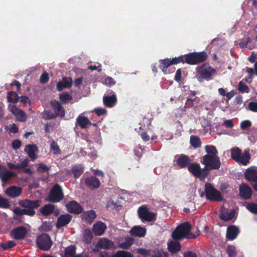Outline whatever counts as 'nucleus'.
I'll return each instance as SVG.
<instances>
[{
	"label": "nucleus",
	"mask_w": 257,
	"mask_h": 257,
	"mask_svg": "<svg viewBox=\"0 0 257 257\" xmlns=\"http://www.w3.org/2000/svg\"><path fill=\"white\" fill-rule=\"evenodd\" d=\"M190 229L191 225L188 222L183 223L176 228L172 233V236L174 239L179 240L183 238H194L199 235V231L193 234Z\"/></svg>",
	"instance_id": "1"
},
{
	"label": "nucleus",
	"mask_w": 257,
	"mask_h": 257,
	"mask_svg": "<svg viewBox=\"0 0 257 257\" xmlns=\"http://www.w3.org/2000/svg\"><path fill=\"white\" fill-rule=\"evenodd\" d=\"M178 58H181L179 59L180 63L186 62L190 65H195L204 61L206 59V55L204 52L192 53Z\"/></svg>",
	"instance_id": "2"
},
{
	"label": "nucleus",
	"mask_w": 257,
	"mask_h": 257,
	"mask_svg": "<svg viewBox=\"0 0 257 257\" xmlns=\"http://www.w3.org/2000/svg\"><path fill=\"white\" fill-rule=\"evenodd\" d=\"M201 162L205 165V169H218L220 166V161L217 155H205Z\"/></svg>",
	"instance_id": "3"
},
{
	"label": "nucleus",
	"mask_w": 257,
	"mask_h": 257,
	"mask_svg": "<svg viewBox=\"0 0 257 257\" xmlns=\"http://www.w3.org/2000/svg\"><path fill=\"white\" fill-rule=\"evenodd\" d=\"M231 156L234 160L243 165H247L250 159V155L248 152L245 151L242 153L238 148L231 150Z\"/></svg>",
	"instance_id": "4"
},
{
	"label": "nucleus",
	"mask_w": 257,
	"mask_h": 257,
	"mask_svg": "<svg viewBox=\"0 0 257 257\" xmlns=\"http://www.w3.org/2000/svg\"><path fill=\"white\" fill-rule=\"evenodd\" d=\"M38 248L43 250H48L53 244L50 237L47 234H43L38 237L36 240Z\"/></svg>",
	"instance_id": "5"
},
{
	"label": "nucleus",
	"mask_w": 257,
	"mask_h": 257,
	"mask_svg": "<svg viewBox=\"0 0 257 257\" xmlns=\"http://www.w3.org/2000/svg\"><path fill=\"white\" fill-rule=\"evenodd\" d=\"M63 198V193L61 187L56 184L52 189L46 200L48 202L56 203L59 202Z\"/></svg>",
	"instance_id": "6"
},
{
	"label": "nucleus",
	"mask_w": 257,
	"mask_h": 257,
	"mask_svg": "<svg viewBox=\"0 0 257 257\" xmlns=\"http://www.w3.org/2000/svg\"><path fill=\"white\" fill-rule=\"evenodd\" d=\"M206 196L207 199L213 201H220L222 199L220 193L210 184L205 185Z\"/></svg>",
	"instance_id": "7"
},
{
	"label": "nucleus",
	"mask_w": 257,
	"mask_h": 257,
	"mask_svg": "<svg viewBox=\"0 0 257 257\" xmlns=\"http://www.w3.org/2000/svg\"><path fill=\"white\" fill-rule=\"evenodd\" d=\"M138 214L142 220L148 222L154 220L156 216L154 213L149 211L148 208L145 206H142L138 209Z\"/></svg>",
	"instance_id": "8"
},
{
	"label": "nucleus",
	"mask_w": 257,
	"mask_h": 257,
	"mask_svg": "<svg viewBox=\"0 0 257 257\" xmlns=\"http://www.w3.org/2000/svg\"><path fill=\"white\" fill-rule=\"evenodd\" d=\"M113 246V243L106 238H101L95 245L93 250L98 251L102 249H108Z\"/></svg>",
	"instance_id": "9"
},
{
	"label": "nucleus",
	"mask_w": 257,
	"mask_h": 257,
	"mask_svg": "<svg viewBox=\"0 0 257 257\" xmlns=\"http://www.w3.org/2000/svg\"><path fill=\"white\" fill-rule=\"evenodd\" d=\"M198 73L204 78H209L216 74V71L209 66L203 65L197 68Z\"/></svg>",
	"instance_id": "10"
},
{
	"label": "nucleus",
	"mask_w": 257,
	"mask_h": 257,
	"mask_svg": "<svg viewBox=\"0 0 257 257\" xmlns=\"http://www.w3.org/2000/svg\"><path fill=\"white\" fill-rule=\"evenodd\" d=\"M8 109L16 117L19 121L22 122L26 121L27 115L22 109L18 108L15 105H10Z\"/></svg>",
	"instance_id": "11"
},
{
	"label": "nucleus",
	"mask_w": 257,
	"mask_h": 257,
	"mask_svg": "<svg viewBox=\"0 0 257 257\" xmlns=\"http://www.w3.org/2000/svg\"><path fill=\"white\" fill-rule=\"evenodd\" d=\"M188 170L195 176L199 177L200 180H203L207 175V173L202 172L201 168L197 164H191Z\"/></svg>",
	"instance_id": "12"
},
{
	"label": "nucleus",
	"mask_w": 257,
	"mask_h": 257,
	"mask_svg": "<svg viewBox=\"0 0 257 257\" xmlns=\"http://www.w3.org/2000/svg\"><path fill=\"white\" fill-rule=\"evenodd\" d=\"M181 58L175 57L172 59H165L160 61V67L164 73H166L167 68L171 65L179 63V59Z\"/></svg>",
	"instance_id": "13"
},
{
	"label": "nucleus",
	"mask_w": 257,
	"mask_h": 257,
	"mask_svg": "<svg viewBox=\"0 0 257 257\" xmlns=\"http://www.w3.org/2000/svg\"><path fill=\"white\" fill-rule=\"evenodd\" d=\"M24 151L32 161L37 158L39 150L36 145L34 144L27 145L26 146Z\"/></svg>",
	"instance_id": "14"
},
{
	"label": "nucleus",
	"mask_w": 257,
	"mask_h": 257,
	"mask_svg": "<svg viewBox=\"0 0 257 257\" xmlns=\"http://www.w3.org/2000/svg\"><path fill=\"white\" fill-rule=\"evenodd\" d=\"M66 207L68 211L72 213L79 214L82 211L81 206L75 201L66 203Z\"/></svg>",
	"instance_id": "15"
},
{
	"label": "nucleus",
	"mask_w": 257,
	"mask_h": 257,
	"mask_svg": "<svg viewBox=\"0 0 257 257\" xmlns=\"http://www.w3.org/2000/svg\"><path fill=\"white\" fill-rule=\"evenodd\" d=\"M239 196L244 199L250 198L252 191L251 188L245 184H241L239 187Z\"/></svg>",
	"instance_id": "16"
},
{
	"label": "nucleus",
	"mask_w": 257,
	"mask_h": 257,
	"mask_svg": "<svg viewBox=\"0 0 257 257\" xmlns=\"http://www.w3.org/2000/svg\"><path fill=\"white\" fill-rule=\"evenodd\" d=\"M22 192V188L16 186H10L5 191V193L12 198H16L20 196Z\"/></svg>",
	"instance_id": "17"
},
{
	"label": "nucleus",
	"mask_w": 257,
	"mask_h": 257,
	"mask_svg": "<svg viewBox=\"0 0 257 257\" xmlns=\"http://www.w3.org/2000/svg\"><path fill=\"white\" fill-rule=\"evenodd\" d=\"M246 179L252 182H257V167H251L247 169L244 173Z\"/></svg>",
	"instance_id": "18"
},
{
	"label": "nucleus",
	"mask_w": 257,
	"mask_h": 257,
	"mask_svg": "<svg viewBox=\"0 0 257 257\" xmlns=\"http://www.w3.org/2000/svg\"><path fill=\"white\" fill-rule=\"evenodd\" d=\"M219 216L221 219L228 221L232 220L235 216V211L233 210H231L228 211L225 208H222L219 213Z\"/></svg>",
	"instance_id": "19"
},
{
	"label": "nucleus",
	"mask_w": 257,
	"mask_h": 257,
	"mask_svg": "<svg viewBox=\"0 0 257 257\" xmlns=\"http://www.w3.org/2000/svg\"><path fill=\"white\" fill-rule=\"evenodd\" d=\"M106 228V225L103 222L99 221L93 225V231L97 236L102 235Z\"/></svg>",
	"instance_id": "20"
},
{
	"label": "nucleus",
	"mask_w": 257,
	"mask_h": 257,
	"mask_svg": "<svg viewBox=\"0 0 257 257\" xmlns=\"http://www.w3.org/2000/svg\"><path fill=\"white\" fill-rule=\"evenodd\" d=\"M239 232L238 228L235 225H231L227 227L226 231V237L228 239L233 240L238 235Z\"/></svg>",
	"instance_id": "21"
},
{
	"label": "nucleus",
	"mask_w": 257,
	"mask_h": 257,
	"mask_svg": "<svg viewBox=\"0 0 257 257\" xmlns=\"http://www.w3.org/2000/svg\"><path fill=\"white\" fill-rule=\"evenodd\" d=\"M86 185L91 189L98 188L100 184V181L95 177H90L85 179Z\"/></svg>",
	"instance_id": "22"
},
{
	"label": "nucleus",
	"mask_w": 257,
	"mask_h": 257,
	"mask_svg": "<svg viewBox=\"0 0 257 257\" xmlns=\"http://www.w3.org/2000/svg\"><path fill=\"white\" fill-rule=\"evenodd\" d=\"M27 233V229L24 227H19L15 228L12 232L13 237L16 239H22L25 237Z\"/></svg>",
	"instance_id": "23"
},
{
	"label": "nucleus",
	"mask_w": 257,
	"mask_h": 257,
	"mask_svg": "<svg viewBox=\"0 0 257 257\" xmlns=\"http://www.w3.org/2000/svg\"><path fill=\"white\" fill-rule=\"evenodd\" d=\"M130 233L133 236L141 237L145 235L146 229L140 226H135L131 229Z\"/></svg>",
	"instance_id": "24"
},
{
	"label": "nucleus",
	"mask_w": 257,
	"mask_h": 257,
	"mask_svg": "<svg viewBox=\"0 0 257 257\" xmlns=\"http://www.w3.org/2000/svg\"><path fill=\"white\" fill-rule=\"evenodd\" d=\"M19 204L26 208H35L40 205V202L38 200L31 201L29 200H24L20 201Z\"/></svg>",
	"instance_id": "25"
},
{
	"label": "nucleus",
	"mask_w": 257,
	"mask_h": 257,
	"mask_svg": "<svg viewBox=\"0 0 257 257\" xmlns=\"http://www.w3.org/2000/svg\"><path fill=\"white\" fill-rule=\"evenodd\" d=\"M71 220V216L69 214H64L60 216L56 223L57 227L60 228L68 224Z\"/></svg>",
	"instance_id": "26"
},
{
	"label": "nucleus",
	"mask_w": 257,
	"mask_h": 257,
	"mask_svg": "<svg viewBox=\"0 0 257 257\" xmlns=\"http://www.w3.org/2000/svg\"><path fill=\"white\" fill-rule=\"evenodd\" d=\"M51 105L54 109L56 116H59L63 117L65 115V111L60 104L56 101H52L51 102Z\"/></svg>",
	"instance_id": "27"
},
{
	"label": "nucleus",
	"mask_w": 257,
	"mask_h": 257,
	"mask_svg": "<svg viewBox=\"0 0 257 257\" xmlns=\"http://www.w3.org/2000/svg\"><path fill=\"white\" fill-rule=\"evenodd\" d=\"M72 84V79L71 77H64L61 81L59 82L57 84V89L62 90L66 87H70Z\"/></svg>",
	"instance_id": "28"
},
{
	"label": "nucleus",
	"mask_w": 257,
	"mask_h": 257,
	"mask_svg": "<svg viewBox=\"0 0 257 257\" xmlns=\"http://www.w3.org/2000/svg\"><path fill=\"white\" fill-rule=\"evenodd\" d=\"M17 175L15 173L10 171H6L3 172H0V179L4 183L12 178L17 177Z\"/></svg>",
	"instance_id": "29"
},
{
	"label": "nucleus",
	"mask_w": 257,
	"mask_h": 257,
	"mask_svg": "<svg viewBox=\"0 0 257 257\" xmlns=\"http://www.w3.org/2000/svg\"><path fill=\"white\" fill-rule=\"evenodd\" d=\"M96 215L93 210L85 212L82 214V219L84 221L91 223L96 218Z\"/></svg>",
	"instance_id": "30"
},
{
	"label": "nucleus",
	"mask_w": 257,
	"mask_h": 257,
	"mask_svg": "<svg viewBox=\"0 0 257 257\" xmlns=\"http://www.w3.org/2000/svg\"><path fill=\"white\" fill-rule=\"evenodd\" d=\"M77 123L81 128H86L91 125V122L88 118L80 115L77 118Z\"/></svg>",
	"instance_id": "31"
},
{
	"label": "nucleus",
	"mask_w": 257,
	"mask_h": 257,
	"mask_svg": "<svg viewBox=\"0 0 257 257\" xmlns=\"http://www.w3.org/2000/svg\"><path fill=\"white\" fill-rule=\"evenodd\" d=\"M168 248L171 253H174L180 250L181 245L179 242L171 240L168 243Z\"/></svg>",
	"instance_id": "32"
},
{
	"label": "nucleus",
	"mask_w": 257,
	"mask_h": 257,
	"mask_svg": "<svg viewBox=\"0 0 257 257\" xmlns=\"http://www.w3.org/2000/svg\"><path fill=\"white\" fill-rule=\"evenodd\" d=\"M134 242V239L131 237H126L118 241L119 247L121 248H128Z\"/></svg>",
	"instance_id": "33"
},
{
	"label": "nucleus",
	"mask_w": 257,
	"mask_h": 257,
	"mask_svg": "<svg viewBox=\"0 0 257 257\" xmlns=\"http://www.w3.org/2000/svg\"><path fill=\"white\" fill-rule=\"evenodd\" d=\"M177 164L181 167H185L189 163V158L185 155H180L175 157Z\"/></svg>",
	"instance_id": "34"
},
{
	"label": "nucleus",
	"mask_w": 257,
	"mask_h": 257,
	"mask_svg": "<svg viewBox=\"0 0 257 257\" xmlns=\"http://www.w3.org/2000/svg\"><path fill=\"white\" fill-rule=\"evenodd\" d=\"M103 100L105 106L112 107L116 101V97L115 95H113L111 96H104Z\"/></svg>",
	"instance_id": "35"
},
{
	"label": "nucleus",
	"mask_w": 257,
	"mask_h": 257,
	"mask_svg": "<svg viewBox=\"0 0 257 257\" xmlns=\"http://www.w3.org/2000/svg\"><path fill=\"white\" fill-rule=\"evenodd\" d=\"M75 248L74 246H68L65 249L64 257H82L80 255H75Z\"/></svg>",
	"instance_id": "36"
},
{
	"label": "nucleus",
	"mask_w": 257,
	"mask_h": 257,
	"mask_svg": "<svg viewBox=\"0 0 257 257\" xmlns=\"http://www.w3.org/2000/svg\"><path fill=\"white\" fill-rule=\"evenodd\" d=\"M54 209V206L52 204H47L41 209V212L44 215H48Z\"/></svg>",
	"instance_id": "37"
},
{
	"label": "nucleus",
	"mask_w": 257,
	"mask_h": 257,
	"mask_svg": "<svg viewBox=\"0 0 257 257\" xmlns=\"http://www.w3.org/2000/svg\"><path fill=\"white\" fill-rule=\"evenodd\" d=\"M19 98L18 95L14 91L9 92L7 96L8 101L14 103L18 102Z\"/></svg>",
	"instance_id": "38"
},
{
	"label": "nucleus",
	"mask_w": 257,
	"mask_h": 257,
	"mask_svg": "<svg viewBox=\"0 0 257 257\" xmlns=\"http://www.w3.org/2000/svg\"><path fill=\"white\" fill-rule=\"evenodd\" d=\"M199 102V98L195 97L193 99L189 98L186 100L185 104V108H190L193 107L194 104H198Z\"/></svg>",
	"instance_id": "39"
},
{
	"label": "nucleus",
	"mask_w": 257,
	"mask_h": 257,
	"mask_svg": "<svg viewBox=\"0 0 257 257\" xmlns=\"http://www.w3.org/2000/svg\"><path fill=\"white\" fill-rule=\"evenodd\" d=\"M206 155H217V150L216 147L212 145H207L205 146Z\"/></svg>",
	"instance_id": "40"
},
{
	"label": "nucleus",
	"mask_w": 257,
	"mask_h": 257,
	"mask_svg": "<svg viewBox=\"0 0 257 257\" xmlns=\"http://www.w3.org/2000/svg\"><path fill=\"white\" fill-rule=\"evenodd\" d=\"M72 171L75 177H79L83 172V168L81 165L74 166L72 168Z\"/></svg>",
	"instance_id": "41"
},
{
	"label": "nucleus",
	"mask_w": 257,
	"mask_h": 257,
	"mask_svg": "<svg viewBox=\"0 0 257 257\" xmlns=\"http://www.w3.org/2000/svg\"><path fill=\"white\" fill-rule=\"evenodd\" d=\"M112 257H134V256L129 252L119 250Z\"/></svg>",
	"instance_id": "42"
},
{
	"label": "nucleus",
	"mask_w": 257,
	"mask_h": 257,
	"mask_svg": "<svg viewBox=\"0 0 257 257\" xmlns=\"http://www.w3.org/2000/svg\"><path fill=\"white\" fill-rule=\"evenodd\" d=\"M190 143L191 145L195 148L199 147L201 145L200 139L196 136H192L191 137Z\"/></svg>",
	"instance_id": "43"
},
{
	"label": "nucleus",
	"mask_w": 257,
	"mask_h": 257,
	"mask_svg": "<svg viewBox=\"0 0 257 257\" xmlns=\"http://www.w3.org/2000/svg\"><path fill=\"white\" fill-rule=\"evenodd\" d=\"M84 241L88 243L90 241L92 238V234L90 230L86 229L84 231L83 233Z\"/></svg>",
	"instance_id": "44"
},
{
	"label": "nucleus",
	"mask_w": 257,
	"mask_h": 257,
	"mask_svg": "<svg viewBox=\"0 0 257 257\" xmlns=\"http://www.w3.org/2000/svg\"><path fill=\"white\" fill-rule=\"evenodd\" d=\"M10 206L8 200L0 195V207L7 208Z\"/></svg>",
	"instance_id": "45"
},
{
	"label": "nucleus",
	"mask_w": 257,
	"mask_h": 257,
	"mask_svg": "<svg viewBox=\"0 0 257 257\" xmlns=\"http://www.w3.org/2000/svg\"><path fill=\"white\" fill-rule=\"evenodd\" d=\"M29 162V161L28 159H21L20 162L17 164L18 169L25 168L28 166Z\"/></svg>",
	"instance_id": "46"
},
{
	"label": "nucleus",
	"mask_w": 257,
	"mask_h": 257,
	"mask_svg": "<svg viewBox=\"0 0 257 257\" xmlns=\"http://www.w3.org/2000/svg\"><path fill=\"white\" fill-rule=\"evenodd\" d=\"M50 148L54 154L57 155L60 154V151L59 150V148L57 143L55 142H53L51 144Z\"/></svg>",
	"instance_id": "47"
},
{
	"label": "nucleus",
	"mask_w": 257,
	"mask_h": 257,
	"mask_svg": "<svg viewBox=\"0 0 257 257\" xmlns=\"http://www.w3.org/2000/svg\"><path fill=\"white\" fill-rule=\"evenodd\" d=\"M59 97L61 102L63 103H65L66 101L72 99V97L68 93L61 94L59 96Z\"/></svg>",
	"instance_id": "48"
},
{
	"label": "nucleus",
	"mask_w": 257,
	"mask_h": 257,
	"mask_svg": "<svg viewBox=\"0 0 257 257\" xmlns=\"http://www.w3.org/2000/svg\"><path fill=\"white\" fill-rule=\"evenodd\" d=\"M247 209L251 213L257 214V204L254 203H249L246 205Z\"/></svg>",
	"instance_id": "49"
},
{
	"label": "nucleus",
	"mask_w": 257,
	"mask_h": 257,
	"mask_svg": "<svg viewBox=\"0 0 257 257\" xmlns=\"http://www.w3.org/2000/svg\"><path fill=\"white\" fill-rule=\"evenodd\" d=\"M227 252L229 257H234L236 255V249L234 246L230 245L227 247Z\"/></svg>",
	"instance_id": "50"
},
{
	"label": "nucleus",
	"mask_w": 257,
	"mask_h": 257,
	"mask_svg": "<svg viewBox=\"0 0 257 257\" xmlns=\"http://www.w3.org/2000/svg\"><path fill=\"white\" fill-rule=\"evenodd\" d=\"M42 115L43 117L46 119L54 118L56 117L55 114L46 110L42 112Z\"/></svg>",
	"instance_id": "51"
},
{
	"label": "nucleus",
	"mask_w": 257,
	"mask_h": 257,
	"mask_svg": "<svg viewBox=\"0 0 257 257\" xmlns=\"http://www.w3.org/2000/svg\"><path fill=\"white\" fill-rule=\"evenodd\" d=\"M152 257H168V254L162 250H157L154 252Z\"/></svg>",
	"instance_id": "52"
},
{
	"label": "nucleus",
	"mask_w": 257,
	"mask_h": 257,
	"mask_svg": "<svg viewBox=\"0 0 257 257\" xmlns=\"http://www.w3.org/2000/svg\"><path fill=\"white\" fill-rule=\"evenodd\" d=\"M16 245V243L12 240L9 241L2 244L1 246L4 249H8L14 247Z\"/></svg>",
	"instance_id": "53"
},
{
	"label": "nucleus",
	"mask_w": 257,
	"mask_h": 257,
	"mask_svg": "<svg viewBox=\"0 0 257 257\" xmlns=\"http://www.w3.org/2000/svg\"><path fill=\"white\" fill-rule=\"evenodd\" d=\"M248 109L253 112H257V102H250L248 105Z\"/></svg>",
	"instance_id": "54"
},
{
	"label": "nucleus",
	"mask_w": 257,
	"mask_h": 257,
	"mask_svg": "<svg viewBox=\"0 0 257 257\" xmlns=\"http://www.w3.org/2000/svg\"><path fill=\"white\" fill-rule=\"evenodd\" d=\"M238 89L241 92H248V88L247 85L243 84V83L241 81L238 84Z\"/></svg>",
	"instance_id": "55"
},
{
	"label": "nucleus",
	"mask_w": 257,
	"mask_h": 257,
	"mask_svg": "<svg viewBox=\"0 0 257 257\" xmlns=\"http://www.w3.org/2000/svg\"><path fill=\"white\" fill-rule=\"evenodd\" d=\"M8 130L10 133L13 134H15L18 132V127L17 125L15 123L10 124L8 127Z\"/></svg>",
	"instance_id": "56"
},
{
	"label": "nucleus",
	"mask_w": 257,
	"mask_h": 257,
	"mask_svg": "<svg viewBox=\"0 0 257 257\" xmlns=\"http://www.w3.org/2000/svg\"><path fill=\"white\" fill-rule=\"evenodd\" d=\"M240 125L242 129L245 130L251 125V122L249 120H244L240 123Z\"/></svg>",
	"instance_id": "57"
},
{
	"label": "nucleus",
	"mask_w": 257,
	"mask_h": 257,
	"mask_svg": "<svg viewBox=\"0 0 257 257\" xmlns=\"http://www.w3.org/2000/svg\"><path fill=\"white\" fill-rule=\"evenodd\" d=\"M38 166L37 171L39 172H47L49 170V168L43 164H39Z\"/></svg>",
	"instance_id": "58"
},
{
	"label": "nucleus",
	"mask_w": 257,
	"mask_h": 257,
	"mask_svg": "<svg viewBox=\"0 0 257 257\" xmlns=\"http://www.w3.org/2000/svg\"><path fill=\"white\" fill-rule=\"evenodd\" d=\"M49 80V76L47 73H43L40 77V81L42 83H46Z\"/></svg>",
	"instance_id": "59"
},
{
	"label": "nucleus",
	"mask_w": 257,
	"mask_h": 257,
	"mask_svg": "<svg viewBox=\"0 0 257 257\" xmlns=\"http://www.w3.org/2000/svg\"><path fill=\"white\" fill-rule=\"evenodd\" d=\"M34 208H25L24 209V214L28 215L29 216H33L35 214V211L33 210Z\"/></svg>",
	"instance_id": "60"
},
{
	"label": "nucleus",
	"mask_w": 257,
	"mask_h": 257,
	"mask_svg": "<svg viewBox=\"0 0 257 257\" xmlns=\"http://www.w3.org/2000/svg\"><path fill=\"white\" fill-rule=\"evenodd\" d=\"M103 83L106 85L110 86L114 84V82L111 78L107 77L104 80Z\"/></svg>",
	"instance_id": "61"
},
{
	"label": "nucleus",
	"mask_w": 257,
	"mask_h": 257,
	"mask_svg": "<svg viewBox=\"0 0 257 257\" xmlns=\"http://www.w3.org/2000/svg\"><path fill=\"white\" fill-rule=\"evenodd\" d=\"M21 146V142L18 140H16L12 143V147L14 149H18Z\"/></svg>",
	"instance_id": "62"
},
{
	"label": "nucleus",
	"mask_w": 257,
	"mask_h": 257,
	"mask_svg": "<svg viewBox=\"0 0 257 257\" xmlns=\"http://www.w3.org/2000/svg\"><path fill=\"white\" fill-rule=\"evenodd\" d=\"M94 111L96 113V114L98 116L104 114L106 112V110L104 108H95L94 110Z\"/></svg>",
	"instance_id": "63"
},
{
	"label": "nucleus",
	"mask_w": 257,
	"mask_h": 257,
	"mask_svg": "<svg viewBox=\"0 0 257 257\" xmlns=\"http://www.w3.org/2000/svg\"><path fill=\"white\" fill-rule=\"evenodd\" d=\"M181 69H179L177 70L175 76V80L177 82H179L181 81Z\"/></svg>",
	"instance_id": "64"
}]
</instances>
